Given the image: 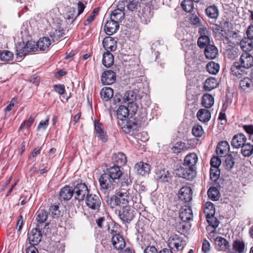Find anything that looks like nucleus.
Returning <instances> with one entry per match:
<instances>
[{"instance_id": "1", "label": "nucleus", "mask_w": 253, "mask_h": 253, "mask_svg": "<svg viewBox=\"0 0 253 253\" xmlns=\"http://www.w3.org/2000/svg\"><path fill=\"white\" fill-rule=\"evenodd\" d=\"M122 174V172L119 167H111L107 169L99 178L101 189L108 190L114 189L117 186Z\"/></svg>"}, {"instance_id": "2", "label": "nucleus", "mask_w": 253, "mask_h": 253, "mask_svg": "<svg viewBox=\"0 0 253 253\" xmlns=\"http://www.w3.org/2000/svg\"><path fill=\"white\" fill-rule=\"evenodd\" d=\"M129 201L128 190L122 189L119 192L113 195L110 199V205L112 208L115 206L124 207L127 206Z\"/></svg>"}, {"instance_id": "3", "label": "nucleus", "mask_w": 253, "mask_h": 253, "mask_svg": "<svg viewBox=\"0 0 253 253\" xmlns=\"http://www.w3.org/2000/svg\"><path fill=\"white\" fill-rule=\"evenodd\" d=\"M221 161L218 157L213 156L211 160V168L210 169V178L213 181L215 182V185L219 186V182L217 180H221L219 178L220 170L219 167Z\"/></svg>"}, {"instance_id": "4", "label": "nucleus", "mask_w": 253, "mask_h": 253, "mask_svg": "<svg viewBox=\"0 0 253 253\" xmlns=\"http://www.w3.org/2000/svg\"><path fill=\"white\" fill-rule=\"evenodd\" d=\"M168 246L171 249H176L177 251L182 250L186 245L185 241L178 235L172 234L168 240Z\"/></svg>"}, {"instance_id": "5", "label": "nucleus", "mask_w": 253, "mask_h": 253, "mask_svg": "<svg viewBox=\"0 0 253 253\" xmlns=\"http://www.w3.org/2000/svg\"><path fill=\"white\" fill-rule=\"evenodd\" d=\"M75 199L82 201L89 194V190L85 183H78L73 189Z\"/></svg>"}, {"instance_id": "6", "label": "nucleus", "mask_w": 253, "mask_h": 253, "mask_svg": "<svg viewBox=\"0 0 253 253\" xmlns=\"http://www.w3.org/2000/svg\"><path fill=\"white\" fill-rule=\"evenodd\" d=\"M135 212L130 207L126 206L119 211V217L124 223H129L134 217Z\"/></svg>"}, {"instance_id": "7", "label": "nucleus", "mask_w": 253, "mask_h": 253, "mask_svg": "<svg viewBox=\"0 0 253 253\" xmlns=\"http://www.w3.org/2000/svg\"><path fill=\"white\" fill-rule=\"evenodd\" d=\"M236 157V152H232L229 155L222 157V166L225 170L232 172L235 166Z\"/></svg>"}, {"instance_id": "8", "label": "nucleus", "mask_w": 253, "mask_h": 253, "mask_svg": "<svg viewBox=\"0 0 253 253\" xmlns=\"http://www.w3.org/2000/svg\"><path fill=\"white\" fill-rule=\"evenodd\" d=\"M86 206L93 210H98L101 204L100 196L96 194H88L85 198Z\"/></svg>"}, {"instance_id": "9", "label": "nucleus", "mask_w": 253, "mask_h": 253, "mask_svg": "<svg viewBox=\"0 0 253 253\" xmlns=\"http://www.w3.org/2000/svg\"><path fill=\"white\" fill-rule=\"evenodd\" d=\"M220 228L214 229L209 233V238L211 242H214L215 248L218 251L221 250V233Z\"/></svg>"}, {"instance_id": "10", "label": "nucleus", "mask_w": 253, "mask_h": 253, "mask_svg": "<svg viewBox=\"0 0 253 253\" xmlns=\"http://www.w3.org/2000/svg\"><path fill=\"white\" fill-rule=\"evenodd\" d=\"M178 174L180 177L191 180L195 177V172L193 168L184 165L178 169Z\"/></svg>"}, {"instance_id": "11", "label": "nucleus", "mask_w": 253, "mask_h": 253, "mask_svg": "<svg viewBox=\"0 0 253 253\" xmlns=\"http://www.w3.org/2000/svg\"><path fill=\"white\" fill-rule=\"evenodd\" d=\"M246 70V68H243L238 62H234L230 69L232 75L238 79H241L247 75Z\"/></svg>"}, {"instance_id": "12", "label": "nucleus", "mask_w": 253, "mask_h": 253, "mask_svg": "<svg viewBox=\"0 0 253 253\" xmlns=\"http://www.w3.org/2000/svg\"><path fill=\"white\" fill-rule=\"evenodd\" d=\"M111 233L112 234V243L114 248L118 250L123 249L126 246V242L123 237L116 232L114 234L113 231Z\"/></svg>"}, {"instance_id": "13", "label": "nucleus", "mask_w": 253, "mask_h": 253, "mask_svg": "<svg viewBox=\"0 0 253 253\" xmlns=\"http://www.w3.org/2000/svg\"><path fill=\"white\" fill-rule=\"evenodd\" d=\"M123 4H120V8H118L116 9H115L111 13V20L117 22H121L125 17V12L124 11L125 3L124 1H122Z\"/></svg>"}, {"instance_id": "14", "label": "nucleus", "mask_w": 253, "mask_h": 253, "mask_svg": "<svg viewBox=\"0 0 253 253\" xmlns=\"http://www.w3.org/2000/svg\"><path fill=\"white\" fill-rule=\"evenodd\" d=\"M239 61L240 64L247 69L253 66V56L249 52L242 53L240 56Z\"/></svg>"}, {"instance_id": "15", "label": "nucleus", "mask_w": 253, "mask_h": 253, "mask_svg": "<svg viewBox=\"0 0 253 253\" xmlns=\"http://www.w3.org/2000/svg\"><path fill=\"white\" fill-rule=\"evenodd\" d=\"M192 190L190 187L183 186L180 189L178 193V196L181 201L185 203H187L192 200Z\"/></svg>"}, {"instance_id": "16", "label": "nucleus", "mask_w": 253, "mask_h": 253, "mask_svg": "<svg viewBox=\"0 0 253 253\" xmlns=\"http://www.w3.org/2000/svg\"><path fill=\"white\" fill-rule=\"evenodd\" d=\"M247 139L244 134L238 133L234 135L232 139L231 145L235 148H240L246 142Z\"/></svg>"}, {"instance_id": "17", "label": "nucleus", "mask_w": 253, "mask_h": 253, "mask_svg": "<svg viewBox=\"0 0 253 253\" xmlns=\"http://www.w3.org/2000/svg\"><path fill=\"white\" fill-rule=\"evenodd\" d=\"M171 176V173L168 170L160 169L156 171L155 177L159 181L169 182L170 181Z\"/></svg>"}, {"instance_id": "18", "label": "nucleus", "mask_w": 253, "mask_h": 253, "mask_svg": "<svg viewBox=\"0 0 253 253\" xmlns=\"http://www.w3.org/2000/svg\"><path fill=\"white\" fill-rule=\"evenodd\" d=\"M123 130L126 133H129L131 131L135 130L137 128V124L133 121L126 119L121 123L119 122Z\"/></svg>"}, {"instance_id": "19", "label": "nucleus", "mask_w": 253, "mask_h": 253, "mask_svg": "<svg viewBox=\"0 0 253 253\" xmlns=\"http://www.w3.org/2000/svg\"><path fill=\"white\" fill-rule=\"evenodd\" d=\"M116 80L115 73L111 70L104 72L101 76V82L104 84H111Z\"/></svg>"}, {"instance_id": "20", "label": "nucleus", "mask_w": 253, "mask_h": 253, "mask_svg": "<svg viewBox=\"0 0 253 253\" xmlns=\"http://www.w3.org/2000/svg\"><path fill=\"white\" fill-rule=\"evenodd\" d=\"M179 217L184 222L191 220L193 218V212L190 207L185 206L181 208Z\"/></svg>"}, {"instance_id": "21", "label": "nucleus", "mask_w": 253, "mask_h": 253, "mask_svg": "<svg viewBox=\"0 0 253 253\" xmlns=\"http://www.w3.org/2000/svg\"><path fill=\"white\" fill-rule=\"evenodd\" d=\"M134 169L138 174L143 176L149 173L150 166L147 163L140 162L135 165Z\"/></svg>"}, {"instance_id": "22", "label": "nucleus", "mask_w": 253, "mask_h": 253, "mask_svg": "<svg viewBox=\"0 0 253 253\" xmlns=\"http://www.w3.org/2000/svg\"><path fill=\"white\" fill-rule=\"evenodd\" d=\"M102 44L104 48L108 51H113L117 48V42L113 38L108 37L104 39Z\"/></svg>"}, {"instance_id": "23", "label": "nucleus", "mask_w": 253, "mask_h": 253, "mask_svg": "<svg viewBox=\"0 0 253 253\" xmlns=\"http://www.w3.org/2000/svg\"><path fill=\"white\" fill-rule=\"evenodd\" d=\"M119 28V23L111 20L106 22L104 26V31L108 35H112L116 33Z\"/></svg>"}, {"instance_id": "24", "label": "nucleus", "mask_w": 253, "mask_h": 253, "mask_svg": "<svg viewBox=\"0 0 253 253\" xmlns=\"http://www.w3.org/2000/svg\"><path fill=\"white\" fill-rule=\"evenodd\" d=\"M221 181V180H217V182H219V186H217L214 185L215 182H214L213 186L211 187L208 191V195L209 197L212 201H217L220 197V192L218 188L220 187V184Z\"/></svg>"}, {"instance_id": "25", "label": "nucleus", "mask_w": 253, "mask_h": 253, "mask_svg": "<svg viewBox=\"0 0 253 253\" xmlns=\"http://www.w3.org/2000/svg\"><path fill=\"white\" fill-rule=\"evenodd\" d=\"M48 215V212L44 210H40L37 211L36 220L39 223L38 225L39 227L40 224H42L44 223H45V227L48 225V222H46L47 220Z\"/></svg>"}, {"instance_id": "26", "label": "nucleus", "mask_w": 253, "mask_h": 253, "mask_svg": "<svg viewBox=\"0 0 253 253\" xmlns=\"http://www.w3.org/2000/svg\"><path fill=\"white\" fill-rule=\"evenodd\" d=\"M232 250L234 253H245L246 251L244 241L242 240H236L232 244Z\"/></svg>"}, {"instance_id": "27", "label": "nucleus", "mask_w": 253, "mask_h": 253, "mask_svg": "<svg viewBox=\"0 0 253 253\" xmlns=\"http://www.w3.org/2000/svg\"><path fill=\"white\" fill-rule=\"evenodd\" d=\"M29 239L31 244H38L42 240L41 231L37 228L32 230L29 235Z\"/></svg>"}, {"instance_id": "28", "label": "nucleus", "mask_w": 253, "mask_h": 253, "mask_svg": "<svg viewBox=\"0 0 253 253\" xmlns=\"http://www.w3.org/2000/svg\"><path fill=\"white\" fill-rule=\"evenodd\" d=\"M240 88L244 91L249 92L253 88V83L251 79L245 77L239 82Z\"/></svg>"}, {"instance_id": "29", "label": "nucleus", "mask_w": 253, "mask_h": 253, "mask_svg": "<svg viewBox=\"0 0 253 253\" xmlns=\"http://www.w3.org/2000/svg\"><path fill=\"white\" fill-rule=\"evenodd\" d=\"M73 195V189L70 186H66L64 187L61 189L60 192V198L65 201L69 200Z\"/></svg>"}, {"instance_id": "30", "label": "nucleus", "mask_w": 253, "mask_h": 253, "mask_svg": "<svg viewBox=\"0 0 253 253\" xmlns=\"http://www.w3.org/2000/svg\"><path fill=\"white\" fill-rule=\"evenodd\" d=\"M224 34L225 38L228 41V43L235 44L236 43H238L240 41L238 33L236 31L228 30L227 32H225Z\"/></svg>"}, {"instance_id": "31", "label": "nucleus", "mask_w": 253, "mask_h": 253, "mask_svg": "<svg viewBox=\"0 0 253 253\" xmlns=\"http://www.w3.org/2000/svg\"><path fill=\"white\" fill-rule=\"evenodd\" d=\"M113 162L118 166H114V167H119L124 166L126 162V157L125 155L122 153L119 152L115 154L112 157Z\"/></svg>"}, {"instance_id": "32", "label": "nucleus", "mask_w": 253, "mask_h": 253, "mask_svg": "<svg viewBox=\"0 0 253 253\" xmlns=\"http://www.w3.org/2000/svg\"><path fill=\"white\" fill-rule=\"evenodd\" d=\"M198 160V158L196 154L190 153L185 157L183 165L193 168L196 164Z\"/></svg>"}, {"instance_id": "33", "label": "nucleus", "mask_w": 253, "mask_h": 253, "mask_svg": "<svg viewBox=\"0 0 253 253\" xmlns=\"http://www.w3.org/2000/svg\"><path fill=\"white\" fill-rule=\"evenodd\" d=\"M94 126L97 137L104 142L107 141V136L106 132L104 131L102 125L98 122H95Z\"/></svg>"}, {"instance_id": "34", "label": "nucleus", "mask_w": 253, "mask_h": 253, "mask_svg": "<svg viewBox=\"0 0 253 253\" xmlns=\"http://www.w3.org/2000/svg\"><path fill=\"white\" fill-rule=\"evenodd\" d=\"M129 114V109L124 105L119 106L117 110V118L121 121L127 119Z\"/></svg>"}, {"instance_id": "35", "label": "nucleus", "mask_w": 253, "mask_h": 253, "mask_svg": "<svg viewBox=\"0 0 253 253\" xmlns=\"http://www.w3.org/2000/svg\"><path fill=\"white\" fill-rule=\"evenodd\" d=\"M218 54L217 48L212 45L207 46L205 49V55L207 58L212 59L215 58Z\"/></svg>"}, {"instance_id": "36", "label": "nucleus", "mask_w": 253, "mask_h": 253, "mask_svg": "<svg viewBox=\"0 0 253 253\" xmlns=\"http://www.w3.org/2000/svg\"><path fill=\"white\" fill-rule=\"evenodd\" d=\"M51 44L50 40L47 37L40 38L36 43V45L40 50L44 51L48 49Z\"/></svg>"}, {"instance_id": "37", "label": "nucleus", "mask_w": 253, "mask_h": 253, "mask_svg": "<svg viewBox=\"0 0 253 253\" xmlns=\"http://www.w3.org/2000/svg\"><path fill=\"white\" fill-rule=\"evenodd\" d=\"M240 44L241 49L245 52H248L253 49V43L252 40L245 38L240 41Z\"/></svg>"}, {"instance_id": "38", "label": "nucleus", "mask_w": 253, "mask_h": 253, "mask_svg": "<svg viewBox=\"0 0 253 253\" xmlns=\"http://www.w3.org/2000/svg\"><path fill=\"white\" fill-rule=\"evenodd\" d=\"M241 153L244 157H249L253 154V145L246 142L241 148Z\"/></svg>"}, {"instance_id": "39", "label": "nucleus", "mask_w": 253, "mask_h": 253, "mask_svg": "<svg viewBox=\"0 0 253 253\" xmlns=\"http://www.w3.org/2000/svg\"><path fill=\"white\" fill-rule=\"evenodd\" d=\"M197 117L200 121L207 122L211 118V113L207 109H201L197 112Z\"/></svg>"}, {"instance_id": "40", "label": "nucleus", "mask_w": 253, "mask_h": 253, "mask_svg": "<svg viewBox=\"0 0 253 253\" xmlns=\"http://www.w3.org/2000/svg\"><path fill=\"white\" fill-rule=\"evenodd\" d=\"M114 63L113 54L108 51L105 52L103 56L102 63L106 67H110Z\"/></svg>"}, {"instance_id": "41", "label": "nucleus", "mask_w": 253, "mask_h": 253, "mask_svg": "<svg viewBox=\"0 0 253 253\" xmlns=\"http://www.w3.org/2000/svg\"><path fill=\"white\" fill-rule=\"evenodd\" d=\"M218 83L216 80L214 78L207 79L204 85V89L207 91H211L217 86Z\"/></svg>"}, {"instance_id": "42", "label": "nucleus", "mask_w": 253, "mask_h": 253, "mask_svg": "<svg viewBox=\"0 0 253 253\" xmlns=\"http://www.w3.org/2000/svg\"><path fill=\"white\" fill-rule=\"evenodd\" d=\"M100 95L104 100L108 101L113 96V90L109 87H103L100 91Z\"/></svg>"}, {"instance_id": "43", "label": "nucleus", "mask_w": 253, "mask_h": 253, "mask_svg": "<svg viewBox=\"0 0 253 253\" xmlns=\"http://www.w3.org/2000/svg\"><path fill=\"white\" fill-rule=\"evenodd\" d=\"M204 211L206 214L207 219L211 218L215 212L213 205L211 202L206 203L204 207Z\"/></svg>"}, {"instance_id": "44", "label": "nucleus", "mask_w": 253, "mask_h": 253, "mask_svg": "<svg viewBox=\"0 0 253 253\" xmlns=\"http://www.w3.org/2000/svg\"><path fill=\"white\" fill-rule=\"evenodd\" d=\"M202 103L205 107L211 108L214 104L213 97L209 94H206L203 96Z\"/></svg>"}, {"instance_id": "45", "label": "nucleus", "mask_w": 253, "mask_h": 253, "mask_svg": "<svg viewBox=\"0 0 253 253\" xmlns=\"http://www.w3.org/2000/svg\"><path fill=\"white\" fill-rule=\"evenodd\" d=\"M207 15L211 19H215L218 16V10L214 5L210 6L206 9Z\"/></svg>"}, {"instance_id": "46", "label": "nucleus", "mask_w": 253, "mask_h": 253, "mask_svg": "<svg viewBox=\"0 0 253 253\" xmlns=\"http://www.w3.org/2000/svg\"><path fill=\"white\" fill-rule=\"evenodd\" d=\"M136 98V94L132 91H128L126 92L123 96V101L130 104L134 102Z\"/></svg>"}, {"instance_id": "47", "label": "nucleus", "mask_w": 253, "mask_h": 253, "mask_svg": "<svg viewBox=\"0 0 253 253\" xmlns=\"http://www.w3.org/2000/svg\"><path fill=\"white\" fill-rule=\"evenodd\" d=\"M183 10L187 12H191L193 10V1L191 0H183L181 3Z\"/></svg>"}, {"instance_id": "48", "label": "nucleus", "mask_w": 253, "mask_h": 253, "mask_svg": "<svg viewBox=\"0 0 253 253\" xmlns=\"http://www.w3.org/2000/svg\"><path fill=\"white\" fill-rule=\"evenodd\" d=\"M207 71L211 74H216L219 70V65L214 62L209 63L206 66Z\"/></svg>"}, {"instance_id": "49", "label": "nucleus", "mask_w": 253, "mask_h": 253, "mask_svg": "<svg viewBox=\"0 0 253 253\" xmlns=\"http://www.w3.org/2000/svg\"><path fill=\"white\" fill-rule=\"evenodd\" d=\"M210 42L209 36H200L198 40V45L200 48L206 47Z\"/></svg>"}, {"instance_id": "50", "label": "nucleus", "mask_w": 253, "mask_h": 253, "mask_svg": "<svg viewBox=\"0 0 253 253\" xmlns=\"http://www.w3.org/2000/svg\"><path fill=\"white\" fill-rule=\"evenodd\" d=\"M225 58H227L231 60H233L237 57V52L236 50L233 48H229L226 49L224 53Z\"/></svg>"}, {"instance_id": "51", "label": "nucleus", "mask_w": 253, "mask_h": 253, "mask_svg": "<svg viewBox=\"0 0 253 253\" xmlns=\"http://www.w3.org/2000/svg\"><path fill=\"white\" fill-rule=\"evenodd\" d=\"M13 58V53L9 51L3 50L2 52H0V58L2 61L8 62L12 60Z\"/></svg>"}, {"instance_id": "52", "label": "nucleus", "mask_w": 253, "mask_h": 253, "mask_svg": "<svg viewBox=\"0 0 253 253\" xmlns=\"http://www.w3.org/2000/svg\"><path fill=\"white\" fill-rule=\"evenodd\" d=\"M78 16L77 14L76 15V10L74 7H70L67 12L66 19L71 23H72Z\"/></svg>"}, {"instance_id": "53", "label": "nucleus", "mask_w": 253, "mask_h": 253, "mask_svg": "<svg viewBox=\"0 0 253 253\" xmlns=\"http://www.w3.org/2000/svg\"><path fill=\"white\" fill-rule=\"evenodd\" d=\"M212 29L217 39L220 40L221 39V22L219 24H213Z\"/></svg>"}, {"instance_id": "54", "label": "nucleus", "mask_w": 253, "mask_h": 253, "mask_svg": "<svg viewBox=\"0 0 253 253\" xmlns=\"http://www.w3.org/2000/svg\"><path fill=\"white\" fill-rule=\"evenodd\" d=\"M16 51L17 55L20 57L24 56L27 54L28 51L24 42L20 43L16 47Z\"/></svg>"}, {"instance_id": "55", "label": "nucleus", "mask_w": 253, "mask_h": 253, "mask_svg": "<svg viewBox=\"0 0 253 253\" xmlns=\"http://www.w3.org/2000/svg\"><path fill=\"white\" fill-rule=\"evenodd\" d=\"M34 121L35 118L31 116L28 120H25L21 124L18 130H22L24 127H25L27 129H29Z\"/></svg>"}, {"instance_id": "56", "label": "nucleus", "mask_w": 253, "mask_h": 253, "mask_svg": "<svg viewBox=\"0 0 253 253\" xmlns=\"http://www.w3.org/2000/svg\"><path fill=\"white\" fill-rule=\"evenodd\" d=\"M185 144L183 142H177L171 148L172 152L174 153H179L185 150Z\"/></svg>"}, {"instance_id": "57", "label": "nucleus", "mask_w": 253, "mask_h": 253, "mask_svg": "<svg viewBox=\"0 0 253 253\" xmlns=\"http://www.w3.org/2000/svg\"><path fill=\"white\" fill-rule=\"evenodd\" d=\"M50 37L53 42L57 41L62 36L61 32L60 30H52L49 34Z\"/></svg>"}, {"instance_id": "58", "label": "nucleus", "mask_w": 253, "mask_h": 253, "mask_svg": "<svg viewBox=\"0 0 253 253\" xmlns=\"http://www.w3.org/2000/svg\"><path fill=\"white\" fill-rule=\"evenodd\" d=\"M48 213L49 214L51 215L53 218L58 216L60 214L58 206L56 205L50 206Z\"/></svg>"}, {"instance_id": "59", "label": "nucleus", "mask_w": 253, "mask_h": 253, "mask_svg": "<svg viewBox=\"0 0 253 253\" xmlns=\"http://www.w3.org/2000/svg\"><path fill=\"white\" fill-rule=\"evenodd\" d=\"M192 133L196 137H201L204 133V130L201 126L197 125L193 126Z\"/></svg>"}, {"instance_id": "60", "label": "nucleus", "mask_w": 253, "mask_h": 253, "mask_svg": "<svg viewBox=\"0 0 253 253\" xmlns=\"http://www.w3.org/2000/svg\"><path fill=\"white\" fill-rule=\"evenodd\" d=\"M232 152H234L230 151V147L228 142L226 141H222V157L229 155Z\"/></svg>"}, {"instance_id": "61", "label": "nucleus", "mask_w": 253, "mask_h": 253, "mask_svg": "<svg viewBox=\"0 0 253 253\" xmlns=\"http://www.w3.org/2000/svg\"><path fill=\"white\" fill-rule=\"evenodd\" d=\"M28 53L29 52H34L37 50L38 47L36 43L33 41H28L25 44Z\"/></svg>"}, {"instance_id": "62", "label": "nucleus", "mask_w": 253, "mask_h": 253, "mask_svg": "<svg viewBox=\"0 0 253 253\" xmlns=\"http://www.w3.org/2000/svg\"><path fill=\"white\" fill-rule=\"evenodd\" d=\"M53 87L54 90L60 95H63L65 92V86L63 84H55Z\"/></svg>"}, {"instance_id": "63", "label": "nucleus", "mask_w": 253, "mask_h": 253, "mask_svg": "<svg viewBox=\"0 0 253 253\" xmlns=\"http://www.w3.org/2000/svg\"><path fill=\"white\" fill-rule=\"evenodd\" d=\"M190 21L192 24L199 25L200 23L201 18L198 14L193 13L190 16Z\"/></svg>"}, {"instance_id": "64", "label": "nucleus", "mask_w": 253, "mask_h": 253, "mask_svg": "<svg viewBox=\"0 0 253 253\" xmlns=\"http://www.w3.org/2000/svg\"><path fill=\"white\" fill-rule=\"evenodd\" d=\"M142 0H129V2L127 5V8L132 11L136 8L140 1Z\"/></svg>"}]
</instances>
